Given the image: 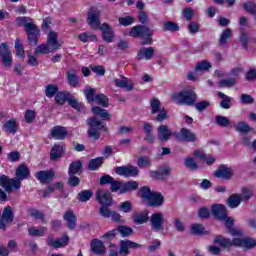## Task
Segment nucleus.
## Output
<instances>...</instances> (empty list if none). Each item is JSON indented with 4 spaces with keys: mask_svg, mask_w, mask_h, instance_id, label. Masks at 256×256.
Instances as JSON below:
<instances>
[{
    "mask_svg": "<svg viewBox=\"0 0 256 256\" xmlns=\"http://www.w3.org/2000/svg\"><path fill=\"white\" fill-rule=\"evenodd\" d=\"M31 175V171H29V168L25 164H21L16 169V177L17 179H10L6 175L0 176V186L7 191V193H11L13 189H21V182L24 181V179H27Z\"/></svg>",
    "mask_w": 256,
    "mask_h": 256,
    "instance_id": "obj_1",
    "label": "nucleus"
},
{
    "mask_svg": "<svg viewBox=\"0 0 256 256\" xmlns=\"http://www.w3.org/2000/svg\"><path fill=\"white\" fill-rule=\"evenodd\" d=\"M61 47H63V42L59 41V34L51 30L47 34L46 43L39 45L35 49L34 53L35 55H49V53H53L54 51H59Z\"/></svg>",
    "mask_w": 256,
    "mask_h": 256,
    "instance_id": "obj_2",
    "label": "nucleus"
},
{
    "mask_svg": "<svg viewBox=\"0 0 256 256\" xmlns=\"http://www.w3.org/2000/svg\"><path fill=\"white\" fill-rule=\"evenodd\" d=\"M171 98L177 105H195L197 94L192 90H182L179 93L172 94Z\"/></svg>",
    "mask_w": 256,
    "mask_h": 256,
    "instance_id": "obj_3",
    "label": "nucleus"
},
{
    "mask_svg": "<svg viewBox=\"0 0 256 256\" xmlns=\"http://www.w3.org/2000/svg\"><path fill=\"white\" fill-rule=\"evenodd\" d=\"M129 35L130 37H141L143 39L142 45H153V39L151 38L153 33L147 26L137 25L132 27Z\"/></svg>",
    "mask_w": 256,
    "mask_h": 256,
    "instance_id": "obj_4",
    "label": "nucleus"
},
{
    "mask_svg": "<svg viewBox=\"0 0 256 256\" xmlns=\"http://www.w3.org/2000/svg\"><path fill=\"white\" fill-rule=\"evenodd\" d=\"M0 59L3 67H6L7 69H10L11 65H13V54L11 53V49L7 42L0 44Z\"/></svg>",
    "mask_w": 256,
    "mask_h": 256,
    "instance_id": "obj_5",
    "label": "nucleus"
},
{
    "mask_svg": "<svg viewBox=\"0 0 256 256\" xmlns=\"http://www.w3.org/2000/svg\"><path fill=\"white\" fill-rule=\"evenodd\" d=\"M25 31L28 35V42L30 45L35 47L37 43L39 42V35H41V30L35 23H33V20L29 22V24L26 25Z\"/></svg>",
    "mask_w": 256,
    "mask_h": 256,
    "instance_id": "obj_6",
    "label": "nucleus"
},
{
    "mask_svg": "<svg viewBox=\"0 0 256 256\" xmlns=\"http://www.w3.org/2000/svg\"><path fill=\"white\" fill-rule=\"evenodd\" d=\"M88 135L91 139H94V141H97L99 137H101V134H99V131L105 127V124H103L101 121L97 120V118H90L88 119Z\"/></svg>",
    "mask_w": 256,
    "mask_h": 256,
    "instance_id": "obj_7",
    "label": "nucleus"
},
{
    "mask_svg": "<svg viewBox=\"0 0 256 256\" xmlns=\"http://www.w3.org/2000/svg\"><path fill=\"white\" fill-rule=\"evenodd\" d=\"M164 223L165 218L162 213H153L150 216L151 229L152 231H155V233H159V231H163L165 229Z\"/></svg>",
    "mask_w": 256,
    "mask_h": 256,
    "instance_id": "obj_8",
    "label": "nucleus"
},
{
    "mask_svg": "<svg viewBox=\"0 0 256 256\" xmlns=\"http://www.w3.org/2000/svg\"><path fill=\"white\" fill-rule=\"evenodd\" d=\"M176 141H186L187 143H195L197 135L187 128H182L179 132H174Z\"/></svg>",
    "mask_w": 256,
    "mask_h": 256,
    "instance_id": "obj_9",
    "label": "nucleus"
},
{
    "mask_svg": "<svg viewBox=\"0 0 256 256\" xmlns=\"http://www.w3.org/2000/svg\"><path fill=\"white\" fill-rule=\"evenodd\" d=\"M99 17H101V12L99 10L92 9L88 12L87 23L94 31L101 29V20Z\"/></svg>",
    "mask_w": 256,
    "mask_h": 256,
    "instance_id": "obj_10",
    "label": "nucleus"
},
{
    "mask_svg": "<svg viewBox=\"0 0 256 256\" xmlns=\"http://www.w3.org/2000/svg\"><path fill=\"white\" fill-rule=\"evenodd\" d=\"M115 173L122 177H136V175H139V168L136 166H120L115 169Z\"/></svg>",
    "mask_w": 256,
    "mask_h": 256,
    "instance_id": "obj_11",
    "label": "nucleus"
},
{
    "mask_svg": "<svg viewBox=\"0 0 256 256\" xmlns=\"http://www.w3.org/2000/svg\"><path fill=\"white\" fill-rule=\"evenodd\" d=\"M47 245L53 249H61L69 245V236L64 235L61 238L54 239L53 237H48Z\"/></svg>",
    "mask_w": 256,
    "mask_h": 256,
    "instance_id": "obj_12",
    "label": "nucleus"
},
{
    "mask_svg": "<svg viewBox=\"0 0 256 256\" xmlns=\"http://www.w3.org/2000/svg\"><path fill=\"white\" fill-rule=\"evenodd\" d=\"M155 55V48L153 47H142L138 50L136 59L138 61H151Z\"/></svg>",
    "mask_w": 256,
    "mask_h": 256,
    "instance_id": "obj_13",
    "label": "nucleus"
},
{
    "mask_svg": "<svg viewBox=\"0 0 256 256\" xmlns=\"http://www.w3.org/2000/svg\"><path fill=\"white\" fill-rule=\"evenodd\" d=\"M100 31H102V38L106 43H113L115 39V31H113V28L109 26V24L104 23L100 26Z\"/></svg>",
    "mask_w": 256,
    "mask_h": 256,
    "instance_id": "obj_14",
    "label": "nucleus"
},
{
    "mask_svg": "<svg viewBox=\"0 0 256 256\" xmlns=\"http://www.w3.org/2000/svg\"><path fill=\"white\" fill-rule=\"evenodd\" d=\"M96 198L97 201L103 206V205H112L113 198L111 197V192L103 189H99L96 192Z\"/></svg>",
    "mask_w": 256,
    "mask_h": 256,
    "instance_id": "obj_15",
    "label": "nucleus"
},
{
    "mask_svg": "<svg viewBox=\"0 0 256 256\" xmlns=\"http://www.w3.org/2000/svg\"><path fill=\"white\" fill-rule=\"evenodd\" d=\"M214 175L215 177L229 181V179H232L234 171L233 168L226 165H222L219 167V169L215 172Z\"/></svg>",
    "mask_w": 256,
    "mask_h": 256,
    "instance_id": "obj_16",
    "label": "nucleus"
},
{
    "mask_svg": "<svg viewBox=\"0 0 256 256\" xmlns=\"http://www.w3.org/2000/svg\"><path fill=\"white\" fill-rule=\"evenodd\" d=\"M171 137H175V132H172L167 125H160L158 127V139L162 143L169 141Z\"/></svg>",
    "mask_w": 256,
    "mask_h": 256,
    "instance_id": "obj_17",
    "label": "nucleus"
},
{
    "mask_svg": "<svg viewBox=\"0 0 256 256\" xmlns=\"http://www.w3.org/2000/svg\"><path fill=\"white\" fill-rule=\"evenodd\" d=\"M141 247L140 244H137L131 240H122L120 241V255L127 256L129 255V249H137Z\"/></svg>",
    "mask_w": 256,
    "mask_h": 256,
    "instance_id": "obj_18",
    "label": "nucleus"
},
{
    "mask_svg": "<svg viewBox=\"0 0 256 256\" xmlns=\"http://www.w3.org/2000/svg\"><path fill=\"white\" fill-rule=\"evenodd\" d=\"M212 214L218 221H225L227 219V208L223 204L213 205Z\"/></svg>",
    "mask_w": 256,
    "mask_h": 256,
    "instance_id": "obj_19",
    "label": "nucleus"
},
{
    "mask_svg": "<svg viewBox=\"0 0 256 256\" xmlns=\"http://www.w3.org/2000/svg\"><path fill=\"white\" fill-rule=\"evenodd\" d=\"M213 243L220 245L223 249H229V247H235V238L231 240L222 235H217L214 237Z\"/></svg>",
    "mask_w": 256,
    "mask_h": 256,
    "instance_id": "obj_20",
    "label": "nucleus"
},
{
    "mask_svg": "<svg viewBox=\"0 0 256 256\" xmlns=\"http://www.w3.org/2000/svg\"><path fill=\"white\" fill-rule=\"evenodd\" d=\"M36 179L40 181V183H50L51 179L55 177V171L53 170H42L35 174Z\"/></svg>",
    "mask_w": 256,
    "mask_h": 256,
    "instance_id": "obj_21",
    "label": "nucleus"
},
{
    "mask_svg": "<svg viewBox=\"0 0 256 256\" xmlns=\"http://www.w3.org/2000/svg\"><path fill=\"white\" fill-rule=\"evenodd\" d=\"M171 173V168L169 166H162L158 169V171H151L150 177L152 179H157L158 181H163L167 175Z\"/></svg>",
    "mask_w": 256,
    "mask_h": 256,
    "instance_id": "obj_22",
    "label": "nucleus"
},
{
    "mask_svg": "<svg viewBox=\"0 0 256 256\" xmlns=\"http://www.w3.org/2000/svg\"><path fill=\"white\" fill-rule=\"evenodd\" d=\"M256 246V241L253 238H235V247L243 249H253Z\"/></svg>",
    "mask_w": 256,
    "mask_h": 256,
    "instance_id": "obj_23",
    "label": "nucleus"
},
{
    "mask_svg": "<svg viewBox=\"0 0 256 256\" xmlns=\"http://www.w3.org/2000/svg\"><path fill=\"white\" fill-rule=\"evenodd\" d=\"M122 79L114 78L113 83L116 87H120L121 89H125L126 91H133V82L129 81V79L125 76H121Z\"/></svg>",
    "mask_w": 256,
    "mask_h": 256,
    "instance_id": "obj_24",
    "label": "nucleus"
},
{
    "mask_svg": "<svg viewBox=\"0 0 256 256\" xmlns=\"http://www.w3.org/2000/svg\"><path fill=\"white\" fill-rule=\"evenodd\" d=\"M63 151H65V145L63 143L55 144L50 151V159L52 161H57L63 157Z\"/></svg>",
    "mask_w": 256,
    "mask_h": 256,
    "instance_id": "obj_25",
    "label": "nucleus"
},
{
    "mask_svg": "<svg viewBox=\"0 0 256 256\" xmlns=\"http://www.w3.org/2000/svg\"><path fill=\"white\" fill-rule=\"evenodd\" d=\"M147 203L150 207H161L163 205V195L158 192H152Z\"/></svg>",
    "mask_w": 256,
    "mask_h": 256,
    "instance_id": "obj_26",
    "label": "nucleus"
},
{
    "mask_svg": "<svg viewBox=\"0 0 256 256\" xmlns=\"http://www.w3.org/2000/svg\"><path fill=\"white\" fill-rule=\"evenodd\" d=\"M51 136L54 139H58L59 141H63V139H65L67 137V129L65 127H62V126H55L51 130Z\"/></svg>",
    "mask_w": 256,
    "mask_h": 256,
    "instance_id": "obj_27",
    "label": "nucleus"
},
{
    "mask_svg": "<svg viewBox=\"0 0 256 256\" xmlns=\"http://www.w3.org/2000/svg\"><path fill=\"white\" fill-rule=\"evenodd\" d=\"M13 217V209L10 206L5 207L2 213V218H0L2 223H4V229L7 225L13 223Z\"/></svg>",
    "mask_w": 256,
    "mask_h": 256,
    "instance_id": "obj_28",
    "label": "nucleus"
},
{
    "mask_svg": "<svg viewBox=\"0 0 256 256\" xmlns=\"http://www.w3.org/2000/svg\"><path fill=\"white\" fill-rule=\"evenodd\" d=\"M3 129L6 133H11L12 135H15L17 133V129H19V124L17 123V120L15 118H12L3 125Z\"/></svg>",
    "mask_w": 256,
    "mask_h": 256,
    "instance_id": "obj_29",
    "label": "nucleus"
},
{
    "mask_svg": "<svg viewBox=\"0 0 256 256\" xmlns=\"http://www.w3.org/2000/svg\"><path fill=\"white\" fill-rule=\"evenodd\" d=\"M224 221L225 227L228 229V233H230V235H234V237H241V230L233 228V223H235V220H233V218H228L226 216V219Z\"/></svg>",
    "mask_w": 256,
    "mask_h": 256,
    "instance_id": "obj_30",
    "label": "nucleus"
},
{
    "mask_svg": "<svg viewBox=\"0 0 256 256\" xmlns=\"http://www.w3.org/2000/svg\"><path fill=\"white\" fill-rule=\"evenodd\" d=\"M91 250L96 255H103V253H105V246L101 240H93L91 243Z\"/></svg>",
    "mask_w": 256,
    "mask_h": 256,
    "instance_id": "obj_31",
    "label": "nucleus"
},
{
    "mask_svg": "<svg viewBox=\"0 0 256 256\" xmlns=\"http://www.w3.org/2000/svg\"><path fill=\"white\" fill-rule=\"evenodd\" d=\"M149 221V211L144 210L134 216V223L136 225H143Z\"/></svg>",
    "mask_w": 256,
    "mask_h": 256,
    "instance_id": "obj_32",
    "label": "nucleus"
},
{
    "mask_svg": "<svg viewBox=\"0 0 256 256\" xmlns=\"http://www.w3.org/2000/svg\"><path fill=\"white\" fill-rule=\"evenodd\" d=\"M64 220L67 222V227L70 229H75V225L77 223V218L72 211H67L64 216Z\"/></svg>",
    "mask_w": 256,
    "mask_h": 256,
    "instance_id": "obj_33",
    "label": "nucleus"
},
{
    "mask_svg": "<svg viewBox=\"0 0 256 256\" xmlns=\"http://www.w3.org/2000/svg\"><path fill=\"white\" fill-rule=\"evenodd\" d=\"M55 189H58V191H62L63 183L58 182V183L52 184L48 186L46 190H42L40 193H42L43 197H49V195H51V193H53Z\"/></svg>",
    "mask_w": 256,
    "mask_h": 256,
    "instance_id": "obj_34",
    "label": "nucleus"
},
{
    "mask_svg": "<svg viewBox=\"0 0 256 256\" xmlns=\"http://www.w3.org/2000/svg\"><path fill=\"white\" fill-rule=\"evenodd\" d=\"M139 187V183H137L136 181H129L126 182L120 189V193H129L131 191H135L137 190V188Z\"/></svg>",
    "mask_w": 256,
    "mask_h": 256,
    "instance_id": "obj_35",
    "label": "nucleus"
},
{
    "mask_svg": "<svg viewBox=\"0 0 256 256\" xmlns=\"http://www.w3.org/2000/svg\"><path fill=\"white\" fill-rule=\"evenodd\" d=\"M92 113H94V115H98L99 117H101V119H105L106 121H109L111 119V114H109L107 110L98 106L92 107Z\"/></svg>",
    "mask_w": 256,
    "mask_h": 256,
    "instance_id": "obj_36",
    "label": "nucleus"
},
{
    "mask_svg": "<svg viewBox=\"0 0 256 256\" xmlns=\"http://www.w3.org/2000/svg\"><path fill=\"white\" fill-rule=\"evenodd\" d=\"M83 167V164H81V161H75L72 162L68 169V175H79L81 173V169Z\"/></svg>",
    "mask_w": 256,
    "mask_h": 256,
    "instance_id": "obj_37",
    "label": "nucleus"
},
{
    "mask_svg": "<svg viewBox=\"0 0 256 256\" xmlns=\"http://www.w3.org/2000/svg\"><path fill=\"white\" fill-rule=\"evenodd\" d=\"M241 201V195L232 194L227 201L228 207H230L231 209H236L238 205H241Z\"/></svg>",
    "mask_w": 256,
    "mask_h": 256,
    "instance_id": "obj_38",
    "label": "nucleus"
},
{
    "mask_svg": "<svg viewBox=\"0 0 256 256\" xmlns=\"http://www.w3.org/2000/svg\"><path fill=\"white\" fill-rule=\"evenodd\" d=\"M215 123L216 125H219V127H233V125L231 124V120L221 115L215 116Z\"/></svg>",
    "mask_w": 256,
    "mask_h": 256,
    "instance_id": "obj_39",
    "label": "nucleus"
},
{
    "mask_svg": "<svg viewBox=\"0 0 256 256\" xmlns=\"http://www.w3.org/2000/svg\"><path fill=\"white\" fill-rule=\"evenodd\" d=\"M104 159L105 158H103V157H98V158L90 160L88 169H90V171H97V169H99L100 166L103 165Z\"/></svg>",
    "mask_w": 256,
    "mask_h": 256,
    "instance_id": "obj_40",
    "label": "nucleus"
},
{
    "mask_svg": "<svg viewBox=\"0 0 256 256\" xmlns=\"http://www.w3.org/2000/svg\"><path fill=\"white\" fill-rule=\"evenodd\" d=\"M218 97H220V99H222V101L220 102V107H222V109H230L231 98L229 96L225 95L223 92H218Z\"/></svg>",
    "mask_w": 256,
    "mask_h": 256,
    "instance_id": "obj_41",
    "label": "nucleus"
},
{
    "mask_svg": "<svg viewBox=\"0 0 256 256\" xmlns=\"http://www.w3.org/2000/svg\"><path fill=\"white\" fill-rule=\"evenodd\" d=\"M57 91H59V87H57V85L49 84L46 86L45 95L49 99H53V96L57 95L58 93Z\"/></svg>",
    "mask_w": 256,
    "mask_h": 256,
    "instance_id": "obj_42",
    "label": "nucleus"
},
{
    "mask_svg": "<svg viewBox=\"0 0 256 256\" xmlns=\"http://www.w3.org/2000/svg\"><path fill=\"white\" fill-rule=\"evenodd\" d=\"M137 165L140 169H147V167H151V158L148 156H141L138 158Z\"/></svg>",
    "mask_w": 256,
    "mask_h": 256,
    "instance_id": "obj_43",
    "label": "nucleus"
},
{
    "mask_svg": "<svg viewBox=\"0 0 256 256\" xmlns=\"http://www.w3.org/2000/svg\"><path fill=\"white\" fill-rule=\"evenodd\" d=\"M92 197H93V191L91 190H82L78 194V200L81 201L82 203H87V201H89V199H91Z\"/></svg>",
    "mask_w": 256,
    "mask_h": 256,
    "instance_id": "obj_44",
    "label": "nucleus"
},
{
    "mask_svg": "<svg viewBox=\"0 0 256 256\" xmlns=\"http://www.w3.org/2000/svg\"><path fill=\"white\" fill-rule=\"evenodd\" d=\"M69 101V94L65 92H58L55 95V103L58 105H65V102Z\"/></svg>",
    "mask_w": 256,
    "mask_h": 256,
    "instance_id": "obj_45",
    "label": "nucleus"
},
{
    "mask_svg": "<svg viewBox=\"0 0 256 256\" xmlns=\"http://www.w3.org/2000/svg\"><path fill=\"white\" fill-rule=\"evenodd\" d=\"M150 107H151V114L155 115L158 112H160L163 108H161V101L159 99H152L150 101Z\"/></svg>",
    "mask_w": 256,
    "mask_h": 256,
    "instance_id": "obj_46",
    "label": "nucleus"
},
{
    "mask_svg": "<svg viewBox=\"0 0 256 256\" xmlns=\"http://www.w3.org/2000/svg\"><path fill=\"white\" fill-rule=\"evenodd\" d=\"M118 23L122 27H129V25H133L135 23V18L133 16H125L118 18Z\"/></svg>",
    "mask_w": 256,
    "mask_h": 256,
    "instance_id": "obj_47",
    "label": "nucleus"
},
{
    "mask_svg": "<svg viewBox=\"0 0 256 256\" xmlns=\"http://www.w3.org/2000/svg\"><path fill=\"white\" fill-rule=\"evenodd\" d=\"M45 231H46L45 227H39V228L32 227L28 229L29 235H31L32 237H43V235H45Z\"/></svg>",
    "mask_w": 256,
    "mask_h": 256,
    "instance_id": "obj_48",
    "label": "nucleus"
},
{
    "mask_svg": "<svg viewBox=\"0 0 256 256\" xmlns=\"http://www.w3.org/2000/svg\"><path fill=\"white\" fill-rule=\"evenodd\" d=\"M211 67H212L211 62L207 60H203L201 62H198V64L195 67V71H201L203 73L205 71H209Z\"/></svg>",
    "mask_w": 256,
    "mask_h": 256,
    "instance_id": "obj_49",
    "label": "nucleus"
},
{
    "mask_svg": "<svg viewBox=\"0 0 256 256\" xmlns=\"http://www.w3.org/2000/svg\"><path fill=\"white\" fill-rule=\"evenodd\" d=\"M68 83L71 87H77L79 85V77L73 70L68 72Z\"/></svg>",
    "mask_w": 256,
    "mask_h": 256,
    "instance_id": "obj_50",
    "label": "nucleus"
},
{
    "mask_svg": "<svg viewBox=\"0 0 256 256\" xmlns=\"http://www.w3.org/2000/svg\"><path fill=\"white\" fill-rule=\"evenodd\" d=\"M153 192H151V188L144 186L142 187L139 192L138 195L139 197H141V199H143L144 201H149V198L151 197V194Z\"/></svg>",
    "mask_w": 256,
    "mask_h": 256,
    "instance_id": "obj_51",
    "label": "nucleus"
},
{
    "mask_svg": "<svg viewBox=\"0 0 256 256\" xmlns=\"http://www.w3.org/2000/svg\"><path fill=\"white\" fill-rule=\"evenodd\" d=\"M94 101L98 105H101V107H109V100L107 99V96L104 94L96 95Z\"/></svg>",
    "mask_w": 256,
    "mask_h": 256,
    "instance_id": "obj_52",
    "label": "nucleus"
},
{
    "mask_svg": "<svg viewBox=\"0 0 256 256\" xmlns=\"http://www.w3.org/2000/svg\"><path fill=\"white\" fill-rule=\"evenodd\" d=\"M14 49H16V55L17 57H25V50L23 49V43L19 40L16 39Z\"/></svg>",
    "mask_w": 256,
    "mask_h": 256,
    "instance_id": "obj_53",
    "label": "nucleus"
},
{
    "mask_svg": "<svg viewBox=\"0 0 256 256\" xmlns=\"http://www.w3.org/2000/svg\"><path fill=\"white\" fill-rule=\"evenodd\" d=\"M79 39L82 43H87V41H97V36L87 32L80 34Z\"/></svg>",
    "mask_w": 256,
    "mask_h": 256,
    "instance_id": "obj_54",
    "label": "nucleus"
},
{
    "mask_svg": "<svg viewBox=\"0 0 256 256\" xmlns=\"http://www.w3.org/2000/svg\"><path fill=\"white\" fill-rule=\"evenodd\" d=\"M109 207H111V205H102L101 208L99 209V214L101 215V217H104L105 219H109V217H111V213L113 211H111L109 209Z\"/></svg>",
    "mask_w": 256,
    "mask_h": 256,
    "instance_id": "obj_55",
    "label": "nucleus"
},
{
    "mask_svg": "<svg viewBox=\"0 0 256 256\" xmlns=\"http://www.w3.org/2000/svg\"><path fill=\"white\" fill-rule=\"evenodd\" d=\"M117 231L121 237H129V235L133 234V230L127 226H118Z\"/></svg>",
    "mask_w": 256,
    "mask_h": 256,
    "instance_id": "obj_56",
    "label": "nucleus"
},
{
    "mask_svg": "<svg viewBox=\"0 0 256 256\" xmlns=\"http://www.w3.org/2000/svg\"><path fill=\"white\" fill-rule=\"evenodd\" d=\"M163 31H179V25L171 21L165 22L163 25Z\"/></svg>",
    "mask_w": 256,
    "mask_h": 256,
    "instance_id": "obj_57",
    "label": "nucleus"
},
{
    "mask_svg": "<svg viewBox=\"0 0 256 256\" xmlns=\"http://www.w3.org/2000/svg\"><path fill=\"white\" fill-rule=\"evenodd\" d=\"M235 127L236 131H238L239 133H249V131H251V127L248 126V124L245 122H239L235 125Z\"/></svg>",
    "mask_w": 256,
    "mask_h": 256,
    "instance_id": "obj_58",
    "label": "nucleus"
},
{
    "mask_svg": "<svg viewBox=\"0 0 256 256\" xmlns=\"http://www.w3.org/2000/svg\"><path fill=\"white\" fill-rule=\"evenodd\" d=\"M132 209H133V206L129 201L122 202L119 205V211H121L122 213H131Z\"/></svg>",
    "mask_w": 256,
    "mask_h": 256,
    "instance_id": "obj_59",
    "label": "nucleus"
},
{
    "mask_svg": "<svg viewBox=\"0 0 256 256\" xmlns=\"http://www.w3.org/2000/svg\"><path fill=\"white\" fill-rule=\"evenodd\" d=\"M85 97L88 103H93L95 101V89L93 88H86L84 90Z\"/></svg>",
    "mask_w": 256,
    "mask_h": 256,
    "instance_id": "obj_60",
    "label": "nucleus"
},
{
    "mask_svg": "<svg viewBox=\"0 0 256 256\" xmlns=\"http://www.w3.org/2000/svg\"><path fill=\"white\" fill-rule=\"evenodd\" d=\"M253 197V191L248 188H242V194H240L241 201H249Z\"/></svg>",
    "mask_w": 256,
    "mask_h": 256,
    "instance_id": "obj_61",
    "label": "nucleus"
},
{
    "mask_svg": "<svg viewBox=\"0 0 256 256\" xmlns=\"http://www.w3.org/2000/svg\"><path fill=\"white\" fill-rule=\"evenodd\" d=\"M231 37V29H225L223 30L219 43L220 45H225L227 43V39Z\"/></svg>",
    "mask_w": 256,
    "mask_h": 256,
    "instance_id": "obj_62",
    "label": "nucleus"
},
{
    "mask_svg": "<svg viewBox=\"0 0 256 256\" xmlns=\"http://www.w3.org/2000/svg\"><path fill=\"white\" fill-rule=\"evenodd\" d=\"M36 115L35 110H26L24 119L27 123H33Z\"/></svg>",
    "mask_w": 256,
    "mask_h": 256,
    "instance_id": "obj_63",
    "label": "nucleus"
},
{
    "mask_svg": "<svg viewBox=\"0 0 256 256\" xmlns=\"http://www.w3.org/2000/svg\"><path fill=\"white\" fill-rule=\"evenodd\" d=\"M184 165L185 167H187L188 169H191L192 171H195V169H197V162H195V159L193 158H186L184 160Z\"/></svg>",
    "mask_w": 256,
    "mask_h": 256,
    "instance_id": "obj_64",
    "label": "nucleus"
}]
</instances>
